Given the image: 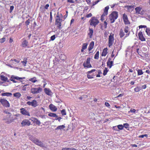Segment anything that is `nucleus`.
<instances>
[{
	"label": "nucleus",
	"mask_w": 150,
	"mask_h": 150,
	"mask_svg": "<svg viewBox=\"0 0 150 150\" xmlns=\"http://www.w3.org/2000/svg\"><path fill=\"white\" fill-rule=\"evenodd\" d=\"M62 15L61 14L59 15L58 13L56 17L55 24L57 27L60 29H62Z\"/></svg>",
	"instance_id": "nucleus-1"
},
{
	"label": "nucleus",
	"mask_w": 150,
	"mask_h": 150,
	"mask_svg": "<svg viewBox=\"0 0 150 150\" xmlns=\"http://www.w3.org/2000/svg\"><path fill=\"white\" fill-rule=\"evenodd\" d=\"M12 115H5L3 119V120L5 121V122L7 124H9L12 122L14 120L17 119L16 118H14L11 117Z\"/></svg>",
	"instance_id": "nucleus-2"
},
{
	"label": "nucleus",
	"mask_w": 150,
	"mask_h": 150,
	"mask_svg": "<svg viewBox=\"0 0 150 150\" xmlns=\"http://www.w3.org/2000/svg\"><path fill=\"white\" fill-rule=\"evenodd\" d=\"M118 17V13L116 11L112 12L109 16L111 23H114Z\"/></svg>",
	"instance_id": "nucleus-3"
},
{
	"label": "nucleus",
	"mask_w": 150,
	"mask_h": 150,
	"mask_svg": "<svg viewBox=\"0 0 150 150\" xmlns=\"http://www.w3.org/2000/svg\"><path fill=\"white\" fill-rule=\"evenodd\" d=\"M89 22L91 26L95 27L99 23V21L97 17H93L90 19Z\"/></svg>",
	"instance_id": "nucleus-4"
},
{
	"label": "nucleus",
	"mask_w": 150,
	"mask_h": 150,
	"mask_svg": "<svg viewBox=\"0 0 150 150\" xmlns=\"http://www.w3.org/2000/svg\"><path fill=\"white\" fill-rule=\"evenodd\" d=\"M42 91V88L39 87L31 88L30 89L31 93L33 94H35L40 93Z\"/></svg>",
	"instance_id": "nucleus-5"
},
{
	"label": "nucleus",
	"mask_w": 150,
	"mask_h": 150,
	"mask_svg": "<svg viewBox=\"0 0 150 150\" xmlns=\"http://www.w3.org/2000/svg\"><path fill=\"white\" fill-rule=\"evenodd\" d=\"M25 79V77H19L18 76H11L10 78L11 81H13L14 83L17 82L15 80L21 81V80Z\"/></svg>",
	"instance_id": "nucleus-6"
},
{
	"label": "nucleus",
	"mask_w": 150,
	"mask_h": 150,
	"mask_svg": "<svg viewBox=\"0 0 150 150\" xmlns=\"http://www.w3.org/2000/svg\"><path fill=\"white\" fill-rule=\"evenodd\" d=\"M0 102L2 105L5 107L8 108L10 107V104L8 102L6 99H1Z\"/></svg>",
	"instance_id": "nucleus-7"
},
{
	"label": "nucleus",
	"mask_w": 150,
	"mask_h": 150,
	"mask_svg": "<svg viewBox=\"0 0 150 150\" xmlns=\"http://www.w3.org/2000/svg\"><path fill=\"white\" fill-rule=\"evenodd\" d=\"M26 104L28 105L31 106L34 108L39 105L38 102L35 100H33L32 101H28L27 102Z\"/></svg>",
	"instance_id": "nucleus-8"
},
{
	"label": "nucleus",
	"mask_w": 150,
	"mask_h": 150,
	"mask_svg": "<svg viewBox=\"0 0 150 150\" xmlns=\"http://www.w3.org/2000/svg\"><path fill=\"white\" fill-rule=\"evenodd\" d=\"M122 18L125 25H130V23L129 21L127 15L125 13L123 14Z\"/></svg>",
	"instance_id": "nucleus-9"
},
{
	"label": "nucleus",
	"mask_w": 150,
	"mask_h": 150,
	"mask_svg": "<svg viewBox=\"0 0 150 150\" xmlns=\"http://www.w3.org/2000/svg\"><path fill=\"white\" fill-rule=\"evenodd\" d=\"M114 40V34L112 35V34H111L109 36L108 41V45L110 47L112 45Z\"/></svg>",
	"instance_id": "nucleus-10"
},
{
	"label": "nucleus",
	"mask_w": 150,
	"mask_h": 150,
	"mask_svg": "<svg viewBox=\"0 0 150 150\" xmlns=\"http://www.w3.org/2000/svg\"><path fill=\"white\" fill-rule=\"evenodd\" d=\"M90 58H88L87 59L86 61L84 62L83 65L85 67L89 68L92 67V66L90 64Z\"/></svg>",
	"instance_id": "nucleus-11"
},
{
	"label": "nucleus",
	"mask_w": 150,
	"mask_h": 150,
	"mask_svg": "<svg viewBox=\"0 0 150 150\" xmlns=\"http://www.w3.org/2000/svg\"><path fill=\"white\" fill-rule=\"evenodd\" d=\"M31 124V122L28 120L25 119L23 120L21 123L22 127L24 126H29Z\"/></svg>",
	"instance_id": "nucleus-12"
},
{
	"label": "nucleus",
	"mask_w": 150,
	"mask_h": 150,
	"mask_svg": "<svg viewBox=\"0 0 150 150\" xmlns=\"http://www.w3.org/2000/svg\"><path fill=\"white\" fill-rule=\"evenodd\" d=\"M20 112L23 115L30 116L29 112L24 108H22L20 109Z\"/></svg>",
	"instance_id": "nucleus-13"
},
{
	"label": "nucleus",
	"mask_w": 150,
	"mask_h": 150,
	"mask_svg": "<svg viewBox=\"0 0 150 150\" xmlns=\"http://www.w3.org/2000/svg\"><path fill=\"white\" fill-rule=\"evenodd\" d=\"M135 6H125V8H127L128 11L129 12H131L134 10V7Z\"/></svg>",
	"instance_id": "nucleus-14"
},
{
	"label": "nucleus",
	"mask_w": 150,
	"mask_h": 150,
	"mask_svg": "<svg viewBox=\"0 0 150 150\" xmlns=\"http://www.w3.org/2000/svg\"><path fill=\"white\" fill-rule=\"evenodd\" d=\"M44 90L45 93L48 96H51L53 94L49 88H45Z\"/></svg>",
	"instance_id": "nucleus-15"
},
{
	"label": "nucleus",
	"mask_w": 150,
	"mask_h": 150,
	"mask_svg": "<svg viewBox=\"0 0 150 150\" xmlns=\"http://www.w3.org/2000/svg\"><path fill=\"white\" fill-rule=\"evenodd\" d=\"M111 59L109 58L107 62V64L108 66L110 68L113 65V61H111Z\"/></svg>",
	"instance_id": "nucleus-16"
},
{
	"label": "nucleus",
	"mask_w": 150,
	"mask_h": 150,
	"mask_svg": "<svg viewBox=\"0 0 150 150\" xmlns=\"http://www.w3.org/2000/svg\"><path fill=\"white\" fill-rule=\"evenodd\" d=\"M138 35L139 38L141 41H144L145 40V39L144 37L142 32H139Z\"/></svg>",
	"instance_id": "nucleus-17"
},
{
	"label": "nucleus",
	"mask_w": 150,
	"mask_h": 150,
	"mask_svg": "<svg viewBox=\"0 0 150 150\" xmlns=\"http://www.w3.org/2000/svg\"><path fill=\"white\" fill-rule=\"evenodd\" d=\"M49 107L50 109L53 112H55L57 110V108L56 106L52 104H50Z\"/></svg>",
	"instance_id": "nucleus-18"
},
{
	"label": "nucleus",
	"mask_w": 150,
	"mask_h": 150,
	"mask_svg": "<svg viewBox=\"0 0 150 150\" xmlns=\"http://www.w3.org/2000/svg\"><path fill=\"white\" fill-rule=\"evenodd\" d=\"M129 28L128 26H126L124 28L125 32L127 33L125 36V38L128 36L130 34V32H129Z\"/></svg>",
	"instance_id": "nucleus-19"
},
{
	"label": "nucleus",
	"mask_w": 150,
	"mask_h": 150,
	"mask_svg": "<svg viewBox=\"0 0 150 150\" xmlns=\"http://www.w3.org/2000/svg\"><path fill=\"white\" fill-rule=\"evenodd\" d=\"M94 45V42L93 41L91 42L88 48V50L90 51L93 48Z\"/></svg>",
	"instance_id": "nucleus-20"
},
{
	"label": "nucleus",
	"mask_w": 150,
	"mask_h": 150,
	"mask_svg": "<svg viewBox=\"0 0 150 150\" xmlns=\"http://www.w3.org/2000/svg\"><path fill=\"white\" fill-rule=\"evenodd\" d=\"M119 36L121 38H122L125 35V33L122 29H121L119 32Z\"/></svg>",
	"instance_id": "nucleus-21"
},
{
	"label": "nucleus",
	"mask_w": 150,
	"mask_h": 150,
	"mask_svg": "<svg viewBox=\"0 0 150 150\" xmlns=\"http://www.w3.org/2000/svg\"><path fill=\"white\" fill-rule=\"evenodd\" d=\"M142 9V8L140 6H138L136 7L135 8L136 13L137 14H140V12Z\"/></svg>",
	"instance_id": "nucleus-22"
},
{
	"label": "nucleus",
	"mask_w": 150,
	"mask_h": 150,
	"mask_svg": "<svg viewBox=\"0 0 150 150\" xmlns=\"http://www.w3.org/2000/svg\"><path fill=\"white\" fill-rule=\"evenodd\" d=\"M109 8L108 6H106L104 9L103 13V14L106 16L108 14V10Z\"/></svg>",
	"instance_id": "nucleus-23"
},
{
	"label": "nucleus",
	"mask_w": 150,
	"mask_h": 150,
	"mask_svg": "<svg viewBox=\"0 0 150 150\" xmlns=\"http://www.w3.org/2000/svg\"><path fill=\"white\" fill-rule=\"evenodd\" d=\"M28 42L25 40H24L22 42V46L23 47H25L28 46Z\"/></svg>",
	"instance_id": "nucleus-24"
},
{
	"label": "nucleus",
	"mask_w": 150,
	"mask_h": 150,
	"mask_svg": "<svg viewBox=\"0 0 150 150\" xmlns=\"http://www.w3.org/2000/svg\"><path fill=\"white\" fill-rule=\"evenodd\" d=\"M89 32L88 34V35L90 38H91L93 32V30L92 28H89Z\"/></svg>",
	"instance_id": "nucleus-25"
},
{
	"label": "nucleus",
	"mask_w": 150,
	"mask_h": 150,
	"mask_svg": "<svg viewBox=\"0 0 150 150\" xmlns=\"http://www.w3.org/2000/svg\"><path fill=\"white\" fill-rule=\"evenodd\" d=\"M107 51L108 49L107 48H104L103 50V52H102L101 55L102 56H105L108 53Z\"/></svg>",
	"instance_id": "nucleus-26"
},
{
	"label": "nucleus",
	"mask_w": 150,
	"mask_h": 150,
	"mask_svg": "<svg viewBox=\"0 0 150 150\" xmlns=\"http://www.w3.org/2000/svg\"><path fill=\"white\" fill-rule=\"evenodd\" d=\"M87 45L88 44L86 43H84L83 44L81 50L82 52H83L84 51V50L87 48Z\"/></svg>",
	"instance_id": "nucleus-27"
},
{
	"label": "nucleus",
	"mask_w": 150,
	"mask_h": 150,
	"mask_svg": "<svg viewBox=\"0 0 150 150\" xmlns=\"http://www.w3.org/2000/svg\"><path fill=\"white\" fill-rule=\"evenodd\" d=\"M0 76L1 79V80L3 81H8V79L7 77L4 76L3 75H0Z\"/></svg>",
	"instance_id": "nucleus-28"
},
{
	"label": "nucleus",
	"mask_w": 150,
	"mask_h": 150,
	"mask_svg": "<svg viewBox=\"0 0 150 150\" xmlns=\"http://www.w3.org/2000/svg\"><path fill=\"white\" fill-rule=\"evenodd\" d=\"M1 95L2 96H7L8 97L11 96L12 95V94L11 93L6 92L2 93Z\"/></svg>",
	"instance_id": "nucleus-29"
},
{
	"label": "nucleus",
	"mask_w": 150,
	"mask_h": 150,
	"mask_svg": "<svg viewBox=\"0 0 150 150\" xmlns=\"http://www.w3.org/2000/svg\"><path fill=\"white\" fill-rule=\"evenodd\" d=\"M13 96L17 98H19L21 96V94L19 92H16L13 93Z\"/></svg>",
	"instance_id": "nucleus-30"
},
{
	"label": "nucleus",
	"mask_w": 150,
	"mask_h": 150,
	"mask_svg": "<svg viewBox=\"0 0 150 150\" xmlns=\"http://www.w3.org/2000/svg\"><path fill=\"white\" fill-rule=\"evenodd\" d=\"M28 81H30L33 83H34L38 81L36 78L35 77H33V78L29 79L28 80Z\"/></svg>",
	"instance_id": "nucleus-31"
},
{
	"label": "nucleus",
	"mask_w": 150,
	"mask_h": 150,
	"mask_svg": "<svg viewBox=\"0 0 150 150\" xmlns=\"http://www.w3.org/2000/svg\"><path fill=\"white\" fill-rule=\"evenodd\" d=\"M65 127V126L64 125H62L58 126L56 129V130H57L58 129L62 130L63 129H64Z\"/></svg>",
	"instance_id": "nucleus-32"
},
{
	"label": "nucleus",
	"mask_w": 150,
	"mask_h": 150,
	"mask_svg": "<svg viewBox=\"0 0 150 150\" xmlns=\"http://www.w3.org/2000/svg\"><path fill=\"white\" fill-rule=\"evenodd\" d=\"M48 116L53 117H57V115L55 113L51 112L49 113L48 115Z\"/></svg>",
	"instance_id": "nucleus-33"
},
{
	"label": "nucleus",
	"mask_w": 150,
	"mask_h": 150,
	"mask_svg": "<svg viewBox=\"0 0 150 150\" xmlns=\"http://www.w3.org/2000/svg\"><path fill=\"white\" fill-rule=\"evenodd\" d=\"M145 32L150 37V28H146V29Z\"/></svg>",
	"instance_id": "nucleus-34"
},
{
	"label": "nucleus",
	"mask_w": 150,
	"mask_h": 150,
	"mask_svg": "<svg viewBox=\"0 0 150 150\" xmlns=\"http://www.w3.org/2000/svg\"><path fill=\"white\" fill-rule=\"evenodd\" d=\"M37 145L43 148H45V144H43L41 141H40L39 142L38 144H37Z\"/></svg>",
	"instance_id": "nucleus-35"
},
{
	"label": "nucleus",
	"mask_w": 150,
	"mask_h": 150,
	"mask_svg": "<svg viewBox=\"0 0 150 150\" xmlns=\"http://www.w3.org/2000/svg\"><path fill=\"white\" fill-rule=\"evenodd\" d=\"M99 52L98 51H97L95 54L94 56V59H98L99 57Z\"/></svg>",
	"instance_id": "nucleus-36"
},
{
	"label": "nucleus",
	"mask_w": 150,
	"mask_h": 150,
	"mask_svg": "<svg viewBox=\"0 0 150 150\" xmlns=\"http://www.w3.org/2000/svg\"><path fill=\"white\" fill-rule=\"evenodd\" d=\"M137 75L138 76L142 75L143 74V72L142 69H138L137 70Z\"/></svg>",
	"instance_id": "nucleus-37"
},
{
	"label": "nucleus",
	"mask_w": 150,
	"mask_h": 150,
	"mask_svg": "<svg viewBox=\"0 0 150 150\" xmlns=\"http://www.w3.org/2000/svg\"><path fill=\"white\" fill-rule=\"evenodd\" d=\"M62 150H76V149L72 148H63Z\"/></svg>",
	"instance_id": "nucleus-38"
},
{
	"label": "nucleus",
	"mask_w": 150,
	"mask_h": 150,
	"mask_svg": "<svg viewBox=\"0 0 150 150\" xmlns=\"http://www.w3.org/2000/svg\"><path fill=\"white\" fill-rule=\"evenodd\" d=\"M61 112L62 115H66V113L65 109H63L61 111Z\"/></svg>",
	"instance_id": "nucleus-39"
},
{
	"label": "nucleus",
	"mask_w": 150,
	"mask_h": 150,
	"mask_svg": "<svg viewBox=\"0 0 150 150\" xmlns=\"http://www.w3.org/2000/svg\"><path fill=\"white\" fill-rule=\"evenodd\" d=\"M108 72V70L107 68H105L103 71V75L104 76H105L106 75Z\"/></svg>",
	"instance_id": "nucleus-40"
},
{
	"label": "nucleus",
	"mask_w": 150,
	"mask_h": 150,
	"mask_svg": "<svg viewBox=\"0 0 150 150\" xmlns=\"http://www.w3.org/2000/svg\"><path fill=\"white\" fill-rule=\"evenodd\" d=\"M106 16V15L102 14L100 18V20L102 21H103L105 20V16Z\"/></svg>",
	"instance_id": "nucleus-41"
},
{
	"label": "nucleus",
	"mask_w": 150,
	"mask_h": 150,
	"mask_svg": "<svg viewBox=\"0 0 150 150\" xmlns=\"http://www.w3.org/2000/svg\"><path fill=\"white\" fill-rule=\"evenodd\" d=\"M124 126L122 125H119L117 126V127L119 129L122 130Z\"/></svg>",
	"instance_id": "nucleus-42"
},
{
	"label": "nucleus",
	"mask_w": 150,
	"mask_h": 150,
	"mask_svg": "<svg viewBox=\"0 0 150 150\" xmlns=\"http://www.w3.org/2000/svg\"><path fill=\"white\" fill-rule=\"evenodd\" d=\"M40 141L38 139L36 138L35 139V140L34 142V143L36 145H37L38 144L39 142Z\"/></svg>",
	"instance_id": "nucleus-43"
},
{
	"label": "nucleus",
	"mask_w": 150,
	"mask_h": 150,
	"mask_svg": "<svg viewBox=\"0 0 150 150\" xmlns=\"http://www.w3.org/2000/svg\"><path fill=\"white\" fill-rule=\"evenodd\" d=\"M27 59L26 58L25 59V61H21V63H23V64L24 65V66H25L26 64L27 63Z\"/></svg>",
	"instance_id": "nucleus-44"
},
{
	"label": "nucleus",
	"mask_w": 150,
	"mask_h": 150,
	"mask_svg": "<svg viewBox=\"0 0 150 150\" xmlns=\"http://www.w3.org/2000/svg\"><path fill=\"white\" fill-rule=\"evenodd\" d=\"M36 120L35 122L38 125H39L41 123L40 121L38 120L37 119H35V120Z\"/></svg>",
	"instance_id": "nucleus-45"
},
{
	"label": "nucleus",
	"mask_w": 150,
	"mask_h": 150,
	"mask_svg": "<svg viewBox=\"0 0 150 150\" xmlns=\"http://www.w3.org/2000/svg\"><path fill=\"white\" fill-rule=\"evenodd\" d=\"M29 139L30 140L34 143V142L35 140V139H36V138L33 137L32 136H31L30 137Z\"/></svg>",
	"instance_id": "nucleus-46"
},
{
	"label": "nucleus",
	"mask_w": 150,
	"mask_h": 150,
	"mask_svg": "<svg viewBox=\"0 0 150 150\" xmlns=\"http://www.w3.org/2000/svg\"><path fill=\"white\" fill-rule=\"evenodd\" d=\"M140 90L139 88L138 87H136L134 89V90L136 92H138Z\"/></svg>",
	"instance_id": "nucleus-47"
},
{
	"label": "nucleus",
	"mask_w": 150,
	"mask_h": 150,
	"mask_svg": "<svg viewBox=\"0 0 150 150\" xmlns=\"http://www.w3.org/2000/svg\"><path fill=\"white\" fill-rule=\"evenodd\" d=\"M5 40V38H3L0 40V42L2 43L4 42Z\"/></svg>",
	"instance_id": "nucleus-48"
},
{
	"label": "nucleus",
	"mask_w": 150,
	"mask_h": 150,
	"mask_svg": "<svg viewBox=\"0 0 150 150\" xmlns=\"http://www.w3.org/2000/svg\"><path fill=\"white\" fill-rule=\"evenodd\" d=\"M4 112L6 114V115H12V114L8 111L7 110H5L4 111Z\"/></svg>",
	"instance_id": "nucleus-49"
},
{
	"label": "nucleus",
	"mask_w": 150,
	"mask_h": 150,
	"mask_svg": "<svg viewBox=\"0 0 150 150\" xmlns=\"http://www.w3.org/2000/svg\"><path fill=\"white\" fill-rule=\"evenodd\" d=\"M104 26L105 29H106L107 27V23L106 22V20L104 22Z\"/></svg>",
	"instance_id": "nucleus-50"
},
{
	"label": "nucleus",
	"mask_w": 150,
	"mask_h": 150,
	"mask_svg": "<svg viewBox=\"0 0 150 150\" xmlns=\"http://www.w3.org/2000/svg\"><path fill=\"white\" fill-rule=\"evenodd\" d=\"M56 37H55V35H53L52 36H51V37L50 38L51 40L53 41L54 40V39Z\"/></svg>",
	"instance_id": "nucleus-51"
},
{
	"label": "nucleus",
	"mask_w": 150,
	"mask_h": 150,
	"mask_svg": "<svg viewBox=\"0 0 150 150\" xmlns=\"http://www.w3.org/2000/svg\"><path fill=\"white\" fill-rule=\"evenodd\" d=\"M139 28H147L146 27V25H139Z\"/></svg>",
	"instance_id": "nucleus-52"
},
{
	"label": "nucleus",
	"mask_w": 150,
	"mask_h": 150,
	"mask_svg": "<svg viewBox=\"0 0 150 150\" xmlns=\"http://www.w3.org/2000/svg\"><path fill=\"white\" fill-rule=\"evenodd\" d=\"M14 7L13 6H10V12L11 13L14 8Z\"/></svg>",
	"instance_id": "nucleus-53"
},
{
	"label": "nucleus",
	"mask_w": 150,
	"mask_h": 150,
	"mask_svg": "<svg viewBox=\"0 0 150 150\" xmlns=\"http://www.w3.org/2000/svg\"><path fill=\"white\" fill-rule=\"evenodd\" d=\"M25 24H26V25H29V24L30 23V20H29V19H28L25 22Z\"/></svg>",
	"instance_id": "nucleus-54"
},
{
	"label": "nucleus",
	"mask_w": 150,
	"mask_h": 150,
	"mask_svg": "<svg viewBox=\"0 0 150 150\" xmlns=\"http://www.w3.org/2000/svg\"><path fill=\"white\" fill-rule=\"evenodd\" d=\"M100 0H98L94 2L93 3V6H94L97 4L100 1Z\"/></svg>",
	"instance_id": "nucleus-55"
},
{
	"label": "nucleus",
	"mask_w": 150,
	"mask_h": 150,
	"mask_svg": "<svg viewBox=\"0 0 150 150\" xmlns=\"http://www.w3.org/2000/svg\"><path fill=\"white\" fill-rule=\"evenodd\" d=\"M89 74L88 73V74L87 75V77L88 79H92L93 78V76L92 75H91Z\"/></svg>",
	"instance_id": "nucleus-56"
},
{
	"label": "nucleus",
	"mask_w": 150,
	"mask_h": 150,
	"mask_svg": "<svg viewBox=\"0 0 150 150\" xmlns=\"http://www.w3.org/2000/svg\"><path fill=\"white\" fill-rule=\"evenodd\" d=\"M136 111V110L134 109H131L130 110V111L129 112H131L132 113H134Z\"/></svg>",
	"instance_id": "nucleus-57"
},
{
	"label": "nucleus",
	"mask_w": 150,
	"mask_h": 150,
	"mask_svg": "<svg viewBox=\"0 0 150 150\" xmlns=\"http://www.w3.org/2000/svg\"><path fill=\"white\" fill-rule=\"evenodd\" d=\"M57 118L55 119V120H57L59 122H60L61 119H62V118L61 117H56Z\"/></svg>",
	"instance_id": "nucleus-58"
},
{
	"label": "nucleus",
	"mask_w": 150,
	"mask_h": 150,
	"mask_svg": "<svg viewBox=\"0 0 150 150\" xmlns=\"http://www.w3.org/2000/svg\"><path fill=\"white\" fill-rule=\"evenodd\" d=\"M95 71H96L95 69H92L91 70L88 71L87 72V73L88 74H90V73H91Z\"/></svg>",
	"instance_id": "nucleus-59"
},
{
	"label": "nucleus",
	"mask_w": 150,
	"mask_h": 150,
	"mask_svg": "<svg viewBox=\"0 0 150 150\" xmlns=\"http://www.w3.org/2000/svg\"><path fill=\"white\" fill-rule=\"evenodd\" d=\"M129 126V125L127 123H125L124 124V126L126 128H127Z\"/></svg>",
	"instance_id": "nucleus-60"
},
{
	"label": "nucleus",
	"mask_w": 150,
	"mask_h": 150,
	"mask_svg": "<svg viewBox=\"0 0 150 150\" xmlns=\"http://www.w3.org/2000/svg\"><path fill=\"white\" fill-rule=\"evenodd\" d=\"M52 13L50 12V21L51 22H52Z\"/></svg>",
	"instance_id": "nucleus-61"
},
{
	"label": "nucleus",
	"mask_w": 150,
	"mask_h": 150,
	"mask_svg": "<svg viewBox=\"0 0 150 150\" xmlns=\"http://www.w3.org/2000/svg\"><path fill=\"white\" fill-rule=\"evenodd\" d=\"M67 1L68 2L72 3H74V1H73V0H67Z\"/></svg>",
	"instance_id": "nucleus-62"
},
{
	"label": "nucleus",
	"mask_w": 150,
	"mask_h": 150,
	"mask_svg": "<svg viewBox=\"0 0 150 150\" xmlns=\"http://www.w3.org/2000/svg\"><path fill=\"white\" fill-rule=\"evenodd\" d=\"M49 6V5L48 4H47L45 6V8L47 9Z\"/></svg>",
	"instance_id": "nucleus-63"
},
{
	"label": "nucleus",
	"mask_w": 150,
	"mask_h": 150,
	"mask_svg": "<svg viewBox=\"0 0 150 150\" xmlns=\"http://www.w3.org/2000/svg\"><path fill=\"white\" fill-rule=\"evenodd\" d=\"M92 16V14L91 13H90L88 14L87 15V17L88 18V17H91Z\"/></svg>",
	"instance_id": "nucleus-64"
}]
</instances>
